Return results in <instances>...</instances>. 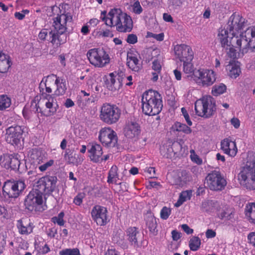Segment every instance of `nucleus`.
<instances>
[{
    "label": "nucleus",
    "instance_id": "nucleus-54",
    "mask_svg": "<svg viewBox=\"0 0 255 255\" xmlns=\"http://www.w3.org/2000/svg\"><path fill=\"white\" fill-rule=\"evenodd\" d=\"M181 112H182V115L184 116L188 125L189 126H191L192 125V122L190 120L189 115L185 108H181Z\"/></svg>",
    "mask_w": 255,
    "mask_h": 255
},
{
    "label": "nucleus",
    "instance_id": "nucleus-48",
    "mask_svg": "<svg viewBox=\"0 0 255 255\" xmlns=\"http://www.w3.org/2000/svg\"><path fill=\"white\" fill-rule=\"evenodd\" d=\"M131 6L132 7V12L135 14H139L143 11V9L140 4L139 1L138 0L135 1L132 4H131Z\"/></svg>",
    "mask_w": 255,
    "mask_h": 255
},
{
    "label": "nucleus",
    "instance_id": "nucleus-56",
    "mask_svg": "<svg viewBox=\"0 0 255 255\" xmlns=\"http://www.w3.org/2000/svg\"><path fill=\"white\" fill-rule=\"evenodd\" d=\"M249 243L255 248V232H251L248 235Z\"/></svg>",
    "mask_w": 255,
    "mask_h": 255
},
{
    "label": "nucleus",
    "instance_id": "nucleus-46",
    "mask_svg": "<svg viewBox=\"0 0 255 255\" xmlns=\"http://www.w3.org/2000/svg\"><path fill=\"white\" fill-rule=\"evenodd\" d=\"M151 67L152 69L154 71L161 72L162 66L160 57L158 56L157 57L153 58Z\"/></svg>",
    "mask_w": 255,
    "mask_h": 255
},
{
    "label": "nucleus",
    "instance_id": "nucleus-63",
    "mask_svg": "<svg viewBox=\"0 0 255 255\" xmlns=\"http://www.w3.org/2000/svg\"><path fill=\"white\" fill-rule=\"evenodd\" d=\"M163 18L166 22H173V18L170 14L164 13L163 15Z\"/></svg>",
    "mask_w": 255,
    "mask_h": 255
},
{
    "label": "nucleus",
    "instance_id": "nucleus-40",
    "mask_svg": "<svg viewBox=\"0 0 255 255\" xmlns=\"http://www.w3.org/2000/svg\"><path fill=\"white\" fill-rule=\"evenodd\" d=\"M11 104V99L6 95H0V111L9 108Z\"/></svg>",
    "mask_w": 255,
    "mask_h": 255
},
{
    "label": "nucleus",
    "instance_id": "nucleus-36",
    "mask_svg": "<svg viewBox=\"0 0 255 255\" xmlns=\"http://www.w3.org/2000/svg\"><path fill=\"white\" fill-rule=\"evenodd\" d=\"M245 215L250 222L255 225V202L249 203L246 205Z\"/></svg>",
    "mask_w": 255,
    "mask_h": 255
},
{
    "label": "nucleus",
    "instance_id": "nucleus-16",
    "mask_svg": "<svg viewBox=\"0 0 255 255\" xmlns=\"http://www.w3.org/2000/svg\"><path fill=\"white\" fill-rule=\"evenodd\" d=\"M5 131V138L7 143L15 145L20 143L23 133V128L21 126H10Z\"/></svg>",
    "mask_w": 255,
    "mask_h": 255
},
{
    "label": "nucleus",
    "instance_id": "nucleus-43",
    "mask_svg": "<svg viewBox=\"0 0 255 255\" xmlns=\"http://www.w3.org/2000/svg\"><path fill=\"white\" fill-rule=\"evenodd\" d=\"M183 70L186 74L194 75V67L193 63V61H183Z\"/></svg>",
    "mask_w": 255,
    "mask_h": 255
},
{
    "label": "nucleus",
    "instance_id": "nucleus-61",
    "mask_svg": "<svg viewBox=\"0 0 255 255\" xmlns=\"http://www.w3.org/2000/svg\"><path fill=\"white\" fill-rule=\"evenodd\" d=\"M40 253L42 254H46L50 251V248L47 244H45L44 246L40 249Z\"/></svg>",
    "mask_w": 255,
    "mask_h": 255
},
{
    "label": "nucleus",
    "instance_id": "nucleus-19",
    "mask_svg": "<svg viewBox=\"0 0 255 255\" xmlns=\"http://www.w3.org/2000/svg\"><path fill=\"white\" fill-rule=\"evenodd\" d=\"M43 203V195L36 188L31 190L24 200L25 208L29 211H33L37 205Z\"/></svg>",
    "mask_w": 255,
    "mask_h": 255
},
{
    "label": "nucleus",
    "instance_id": "nucleus-34",
    "mask_svg": "<svg viewBox=\"0 0 255 255\" xmlns=\"http://www.w3.org/2000/svg\"><path fill=\"white\" fill-rule=\"evenodd\" d=\"M179 147L181 149V145L179 143H173L172 144V146H170V145H167L164 144L160 146V152L161 154L167 158L168 157V156L171 154L172 152H174V154H176L178 151L174 150L173 148L175 147Z\"/></svg>",
    "mask_w": 255,
    "mask_h": 255
},
{
    "label": "nucleus",
    "instance_id": "nucleus-4",
    "mask_svg": "<svg viewBox=\"0 0 255 255\" xmlns=\"http://www.w3.org/2000/svg\"><path fill=\"white\" fill-rule=\"evenodd\" d=\"M141 103L142 112L146 115H157L163 108L161 95L152 90H149L142 94Z\"/></svg>",
    "mask_w": 255,
    "mask_h": 255
},
{
    "label": "nucleus",
    "instance_id": "nucleus-1",
    "mask_svg": "<svg viewBox=\"0 0 255 255\" xmlns=\"http://www.w3.org/2000/svg\"><path fill=\"white\" fill-rule=\"evenodd\" d=\"M229 31L227 28H220L217 38L223 47L229 49L228 54L231 57L236 56L237 50L243 55L255 52V26L249 27L239 36H232L230 40Z\"/></svg>",
    "mask_w": 255,
    "mask_h": 255
},
{
    "label": "nucleus",
    "instance_id": "nucleus-47",
    "mask_svg": "<svg viewBox=\"0 0 255 255\" xmlns=\"http://www.w3.org/2000/svg\"><path fill=\"white\" fill-rule=\"evenodd\" d=\"M64 213L61 212L59 213L57 216L53 217L51 218V221L54 224H57L60 226H63L65 224L64 220Z\"/></svg>",
    "mask_w": 255,
    "mask_h": 255
},
{
    "label": "nucleus",
    "instance_id": "nucleus-38",
    "mask_svg": "<svg viewBox=\"0 0 255 255\" xmlns=\"http://www.w3.org/2000/svg\"><path fill=\"white\" fill-rule=\"evenodd\" d=\"M119 176L118 168L116 165H114L109 171L107 182L109 184H118L117 181L119 179Z\"/></svg>",
    "mask_w": 255,
    "mask_h": 255
},
{
    "label": "nucleus",
    "instance_id": "nucleus-39",
    "mask_svg": "<svg viewBox=\"0 0 255 255\" xmlns=\"http://www.w3.org/2000/svg\"><path fill=\"white\" fill-rule=\"evenodd\" d=\"M192 196V190H186L182 191L179 195V198L177 202L175 204V206L178 207L180 206L183 203L187 200H190Z\"/></svg>",
    "mask_w": 255,
    "mask_h": 255
},
{
    "label": "nucleus",
    "instance_id": "nucleus-28",
    "mask_svg": "<svg viewBox=\"0 0 255 255\" xmlns=\"http://www.w3.org/2000/svg\"><path fill=\"white\" fill-rule=\"evenodd\" d=\"M54 79V85L56 86V89L54 91V95L56 96H62L65 94L67 90L66 80L62 77H58L56 75H53Z\"/></svg>",
    "mask_w": 255,
    "mask_h": 255
},
{
    "label": "nucleus",
    "instance_id": "nucleus-2",
    "mask_svg": "<svg viewBox=\"0 0 255 255\" xmlns=\"http://www.w3.org/2000/svg\"><path fill=\"white\" fill-rule=\"evenodd\" d=\"M52 10L58 11L55 16L52 18V27L53 29L49 32L50 42L57 47L66 43L67 41V34L68 23L71 22L73 17L71 14L66 11L60 10L58 6H53Z\"/></svg>",
    "mask_w": 255,
    "mask_h": 255
},
{
    "label": "nucleus",
    "instance_id": "nucleus-25",
    "mask_svg": "<svg viewBox=\"0 0 255 255\" xmlns=\"http://www.w3.org/2000/svg\"><path fill=\"white\" fill-rule=\"evenodd\" d=\"M221 149L224 153L231 157L235 156L238 151L236 142L228 139H224L221 141Z\"/></svg>",
    "mask_w": 255,
    "mask_h": 255
},
{
    "label": "nucleus",
    "instance_id": "nucleus-64",
    "mask_svg": "<svg viewBox=\"0 0 255 255\" xmlns=\"http://www.w3.org/2000/svg\"><path fill=\"white\" fill-rule=\"evenodd\" d=\"M105 255H120V254L115 249H108Z\"/></svg>",
    "mask_w": 255,
    "mask_h": 255
},
{
    "label": "nucleus",
    "instance_id": "nucleus-15",
    "mask_svg": "<svg viewBox=\"0 0 255 255\" xmlns=\"http://www.w3.org/2000/svg\"><path fill=\"white\" fill-rule=\"evenodd\" d=\"M91 215L93 220L98 226H105L109 222L107 209L104 206L99 205L94 206Z\"/></svg>",
    "mask_w": 255,
    "mask_h": 255
},
{
    "label": "nucleus",
    "instance_id": "nucleus-62",
    "mask_svg": "<svg viewBox=\"0 0 255 255\" xmlns=\"http://www.w3.org/2000/svg\"><path fill=\"white\" fill-rule=\"evenodd\" d=\"M110 79L109 83H110L111 86H114L116 83V76L113 73H111L109 74Z\"/></svg>",
    "mask_w": 255,
    "mask_h": 255
},
{
    "label": "nucleus",
    "instance_id": "nucleus-35",
    "mask_svg": "<svg viewBox=\"0 0 255 255\" xmlns=\"http://www.w3.org/2000/svg\"><path fill=\"white\" fill-rule=\"evenodd\" d=\"M146 225L150 233L155 236L157 233V221L153 215H148L146 218Z\"/></svg>",
    "mask_w": 255,
    "mask_h": 255
},
{
    "label": "nucleus",
    "instance_id": "nucleus-22",
    "mask_svg": "<svg viewBox=\"0 0 255 255\" xmlns=\"http://www.w3.org/2000/svg\"><path fill=\"white\" fill-rule=\"evenodd\" d=\"M126 64L130 70L134 72H140L143 68L142 61L140 56L132 52L128 53Z\"/></svg>",
    "mask_w": 255,
    "mask_h": 255
},
{
    "label": "nucleus",
    "instance_id": "nucleus-27",
    "mask_svg": "<svg viewBox=\"0 0 255 255\" xmlns=\"http://www.w3.org/2000/svg\"><path fill=\"white\" fill-rule=\"evenodd\" d=\"M39 109H40L38 103L32 101L29 107L25 106L23 108L22 110L23 117L26 120H31L34 118L35 116L38 117V113H39Z\"/></svg>",
    "mask_w": 255,
    "mask_h": 255
},
{
    "label": "nucleus",
    "instance_id": "nucleus-7",
    "mask_svg": "<svg viewBox=\"0 0 255 255\" xmlns=\"http://www.w3.org/2000/svg\"><path fill=\"white\" fill-rule=\"evenodd\" d=\"M121 115V111L116 105L105 103L101 108L99 117L103 122L111 125L117 123Z\"/></svg>",
    "mask_w": 255,
    "mask_h": 255
},
{
    "label": "nucleus",
    "instance_id": "nucleus-60",
    "mask_svg": "<svg viewBox=\"0 0 255 255\" xmlns=\"http://www.w3.org/2000/svg\"><path fill=\"white\" fill-rule=\"evenodd\" d=\"M172 234V238L174 241H177L178 240L180 237V233H179L176 230H173L171 232Z\"/></svg>",
    "mask_w": 255,
    "mask_h": 255
},
{
    "label": "nucleus",
    "instance_id": "nucleus-9",
    "mask_svg": "<svg viewBox=\"0 0 255 255\" xmlns=\"http://www.w3.org/2000/svg\"><path fill=\"white\" fill-rule=\"evenodd\" d=\"M57 181L56 176L46 174L36 182L35 188L42 195H50L55 190Z\"/></svg>",
    "mask_w": 255,
    "mask_h": 255
},
{
    "label": "nucleus",
    "instance_id": "nucleus-42",
    "mask_svg": "<svg viewBox=\"0 0 255 255\" xmlns=\"http://www.w3.org/2000/svg\"><path fill=\"white\" fill-rule=\"evenodd\" d=\"M201 245V240L198 237H192L189 243L190 249L192 251H196L199 250Z\"/></svg>",
    "mask_w": 255,
    "mask_h": 255
},
{
    "label": "nucleus",
    "instance_id": "nucleus-53",
    "mask_svg": "<svg viewBox=\"0 0 255 255\" xmlns=\"http://www.w3.org/2000/svg\"><path fill=\"white\" fill-rule=\"evenodd\" d=\"M29 12V11L27 9H23L20 12H16L14 13V16L16 18L19 20L23 19L25 14H28Z\"/></svg>",
    "mask_w": 255,
    "mask_h": 255
},
{
    "label": "nucleus",
    "instance_id": "nucleus-10",
    "mask_svg": "<svg viewBox=\"0 0 255 255\" xmlns=\"http://www.w3.org/2000/svg\"><path fill=\"white\" fill-rule=\"evenodd\" d=\"M193 79L198 86L208 87L216 82V74L212 70L200 68L194 73Z\"/></svg>",
    "mask_w": 255,
    "mask_h": 255
},
{
    "label": "nucleus",
    "instance_id": "nucleus-52",
    "mask_svg": "<svg viewBox=\"0 0 255 255\" xmlns=\"http://www.w3.org/2000/svg\"><path fill=\"white\" fill-rule=\"evenodd\" d=\"M190 152L194 153L193 155L192 154L191 155V159L192 161L198 165H201L203 162L202 159L200 158L198 155L195 154V151L194 150H191Z\"/></svg>",
    "mask_w": 255,
    "mask_h": 255
},
{
    "label": "nucleus",
    "instance_id": "nucleus-6",
    "mask_svg": "<svg viewBox=\"0 0 255 255\" xmlns=\"http://www.w3.org/2000/svg\"><path fill=\"white\" fill-rule=\"evenodd\" d=\"M195 110L197 115L204 118L212 116L216 110V102L211 96H205L195 103Z\"/></svg>",
    "mask_w": 255,
    "mask_h": 255
},
{
    "label": "nucleus",
    "instance_id": "nucleus-14",
    "mask_svg": "<svg viewBox=\"0 0 255 255\" xmlns=\"http://www.w3.org/2000/svg\"><path fill=\"white\" fill-rule=\"evenodd\" d=\"M245 23V19L239 14H233L228 21L227 29L229 30L232 36H239Z\"/></svg>",
    "mask_w": 255,
    "mask_h": 255
},
{
    "label": "nucleus",
    "instance_id": "nucleus-24",
    "mask_svg": "<svg viewBox=\"0 0 255 255\" xmlns=\"http://www.w3.org/2000/svg\"><path fill=\"white\" fill-rule=\"evenodd\" d=\"M124 132L125 135L128 138H137L140 133V126L136 122H128L124 128Z\"/></svg>",
    "mask_w": 255,
    "mask_h": 255
},
{
    "label": "nucleus",
    "instance_id": "nucleus-57",
    "mask_svg": "<svg viewBox=\"0 0 255 255\" xmlns=\"http://www.w3.org/2000/svg\"><path fill=\"white\" fill-rule=\"evenodd\" d=\"M231 123L235 128H238L240 126V121L236 118H232L231 120Z\"/></svg>",
    "mask_w": 255,
    "mask_h": 255
},
{
    "label": "nucleus",
    "instance_id": "nucleus-55",
    "mask_svg": "<svg viewBox=\"0 0 255 255\" xmlns=\"http://www.w3.org/2000/svg\"><path fill=\"white\" fill-rule=\"evenodd\" d=\"M48 29L44 28L42 29L38 34V38L41 40L44 41L46 39L47 34L49 33Z\"/></svg>",
    "mask_w": 255,
    "mask_h": 255
},
{
    "label": "nucleus",
    "instance_id": "nucleus-11",
    "mask_svg": "<svg viewBox=\"0 0 255 255\" xmlns=\"http://www.w3.org/2000/svg\"><path fill=\"white\" fill-rule=\"evenodd\" d=\"M25 188L23 181L20 180H8L2 187L3 194L9 198H16Z\"/></svg>",
    "mask_w": 255,
    "mask_h": 255
},
{
    "label": "nucleus",
    "instance_id": "nucleus-30",
    "mask_svg": "<svg viewBox=\"0 0 255 255\" xmlns=\"http://www.w3.org/2000/svg\"><path fill=\"white\" fill-rule=\"evenodd\" d=\"M29 160L34 164L43 163L46 158L41 150L37 148L32 149L29 152Z\"/></svg>",
    "mask_w": 255,
    "mask_h": 255
},
{
    "label": "nucleus",
    "instance_id": "nucleus-17",
    "mask_svg": "<svg viewBox=\"0 0 255 255\" xmlns=\"http://www.w3.org/2000/svg\"><path fill=\"white\" fill-rule=\"evenodd\" d=\"M174 54L181 62L193 61L194 56L192 47L185 44H177L174 47Z\"/></svg>",
    "mask_w": 255,
    "mask_h": 255
},
{
    "label": "nucleus",
    "instance_id": "nucleus-12",
    "mask_svg": "<svg viewBox=\"0 0 255 255\" xmlns=\"http://www.w3.org/2000/svg\"><path fill=\"white\" fill-rule=\"evenodd\" d=\"M206 180L208 187L213 191L222 190L227 185V181L221 173L216 170L209 173Z\"/></svg>",
    "mask_w": 255,
    "mask_h": 255
},
{
    "label": "nucleus",
    "instance_id": "nucleus-44",
    "mask_svg": "<svg viewBox=\"0 0 255 255\" xmlns=\"http://www.w3.org/2000/svg\"><path fill=\"white\" fill-rule=\"evenodd\" d=\"M44 161H45V160ZM54 164V160L53 159H50L46 162H44L43 163L38 164L36 165V167L40 172H44L49 168L53 166Z\"/></svg>",
    "mask_w": 255,
    "mask_h": 255
},
{
    "label": "nucleus",
    "instance_id": "nucleus-31",
    "mask_svg": "<svg viewBox=\"0 0 255 255\" xmlns=\"http://www.w3.org/2000/svg\"><path fill=\"white\" fill-rule=\"evenodd\" d=\"M127 239L131 245H137V240L140 236L138 229L135 227L128 228L126 231Z\"/></svg>",
    "mask_w": 255,
    "mask_h": 255
},
{
    "label": "nucleus",
    "instance_id": "nucleus-32",
    "mask_svg": "<svg viewBox=\"0 0 255 255\" xmlns=\"http://www.w3.org/2000/svg\"><path fill=\"white\" fill-rule=\"evenodd\" d=\"M170 131L174 133L178 132L185 134H189L192 132V129L189 127L179 122H176L172 125L170 128Z\"/></svg>",
    "mask_w": 255,
    "mask_h": 255
},
{
    "label": "nucleus",
    "instance_id": "nucleus-58",
    "mask_svg": "<svg viewBox=\"0 0 255 255\" xmlns=\"http://www.w3.org/2000/svg\"><path fill=\"white\" fill-rule=\"evenodd\" d=\"M181 228L188 235L192 234L193 233V230L191 229L187 224L182 225Z\"/></svg>",
    "mask_w": 255,
    "mask_h": 255
},
{
    "label": "nucleus",
    "instance_id": "nucleus-13",
    "mask_svg": "<svg viewBox=\"0 0 255 255\" xmlns=\"http://www.w3.org/2000/svg\"><path fill=\"white\" fill-rule=\"evenodd\" d=\"M98 138L104 146L107 147H114L118 142L116 132L110 127L102 128L99 132Z\"/></svg>",
    "mask_w": 255,
    "mask_h": 255
},
{
    "label": "nucleus",
    "instance_id": "nucleus-3",
    "mask_svg": "<svg viewBox=\"0 0 255 255\" xmlns=\"http://www.w3.org/2000/svg\"><path fill=\"white\" fill-rule=\"evenodd\" d=\"M101 18L107 26H116L120 32H129L133 28L131 17L120 8L111 9L107 15L106 11H102Z\"/></svg>",
    "mask_w": 255,
    "mask_h": 255
},
{
    "label": "nucleus",
    "instance_id": "nucleus-41",
    "mask_svg": "<svg viewBox=\"0 0 255 255\" xmlns=\"http://www.w3.org/2000/svg\"><path fill=\"white\" fill-rule=\"evenodd\" d=\"M227 90L226 86L223 84L215 85L212 89V94L214 96H218L224 93Z\"/></svg>",
    "mask_w": 255,
    "mask_h": 255
},
{
    "label": "nucleus",
    "instance_id": "nucleus-59",
    "mask_svg": "<svg viewBox=\"0 0 255 255\" xmlns=\"http://www.w3.org/2000/svg\"><path fill=\"white\" fill-rule=\"evenodd\" d=\"M216 233L212 229H208L206 232V236L207 238H213L216 237Z\"/></svg>",
    "mask_w": 255,
    "mask_h": 255
},
{
    "label": "nucleus",
    "instance_id": "nucleus-5",
    "mask_svg": "<svg viewBox=\"0 0 255 255\" xmlns=\"http://www.w3.org/2000/svg\"><path fill=\"white\" fill-rule=\"evenodd\" d=\"M240 184L249 190L255 189V158L250 157L238 174Z\"/></svg>",
    "mask_w": 255,
    "mask_h": 255
},
{
    "label": "nucleus",
    "instance_id": "nucleus-23",
    "mask_svg": "<svg viewBox=\"0 0 255 255\" xmlns=\"http://www.w3.org/2000/svg\"><path fill=\"white\" fill-rule=\"evenodd\" d=\"M43 80L39 85L40 93L44 99L53 98L49 94L52 92V87L54 86V78L52 76H47L45 82L42 83Z\"/></svg>",
    "mask_w": 255,
    "mask_h": 255
},
{
    "label": "nucleus",
    "instance_id": "nucleus-18",
    "mask_svg": "<svg viewBox=\"0 0 255 255\" xmlns=\"http://www.w3.org/2000/svg\"><path fill=\"white\" fill-rule=\"evenodd\" d=\"M18 154H3L0 156V165L6 169L18 170L20 165Z\"/></svg>",
    "mask_w": 255,
    "mask_h": 255
},
{
    "label": "nucleus",
    "instance_id": "nucleus-8",
    "mask_svg": "<svg viewBox=\"0 0 255 255\" xmlns=\"http://www.w3.org/2000/svg\"><path fill=\"white\" fill-rule=\"evenodd\" d=\"M87 57L91 64L95 67L103 68L110 62L108 53L103 48H92L87 53Z\"/></svg>",
    "mask_w": 255,
    "mask_h": 255
},
{
    "label": "nucleus",
    "instance_id": "nucleus-37",
    "mask_svg": "<svg viewBox=\"0 0 255 255\" xmlns=\"http://www.w3.org/2000/svg\"><path fill=\"white\" fill-rule=\"evenodd\" d=\"M229 75L232 78H237L241 74L240 63L238 62H230L228 65Z\"/></svg>",
    "mask_w": 255,
    "mask_h": 255
},
{
    "label": "nucleus",
    "instance_id": "nucleus-50",
    "mask_svg": "<svg viewBox=\"0 0 255 255\" xmlns=\"http://www.w3.org/2000/svg\"><path fill=\"white\" fill-rule=\"evenodd\" d=\"M84 197L85 194L84 193H79L74 197L73 200V203L77 206H80L83 203V200L84 198Z\"/></svg>",
    "mask_w": 255,
    "mask_h": 255
},
{
    "label": "nucleus",
    "instance_id": "nucleus-20",
    "mask_svg": "<svg viewBox=\"0 0 255 255\" xmlns=\"http://www.w3.org/2000/svg\"><path fill=\"white\" fill-rule=\"evenodd\" d=\"M216 217L225 222H234L235 220V210L227 205H219L216 207Z\"/></svg>",
    "mask_w": 255,
    "mask_h": 255
},
{
    "label": "nucleus",
    "instance_id": "nucleus-26",
    "mask_svg": "<svg viewBox=\"0 0 255 255\" xmlns=\"http://www.w3.org/2000/svg\"><path fill=\"white\" fill-rule=\"evenodd\" d=\"M16 227L18 233L22 235H28L31 234L34 228L33 224L30 222V220L27 221L23 219L17 221Z\"/></svg>",
    "mask_w": 255,
    "mask_h": 255
},
{
    "label": "nucleus",
    "instance_id": "nucleus-45",
    "mask_svg": "<svg viewBox=\"0 0 255 255\" xmlns=\"http://www.w3.org/2000/svg\"><path fill=\"white\" fill-rule=\"evenodd\" d=\"M59 255H81L78 248L65 249L59 251Z\"/></svg>",
    "mask_w": 255,
    "mask_h": 255
},
{
    "label": "nucleus",
    "instance_id": "nucleus-51",
    "mask_svg": "<svg viewBox=\"0 0 255 255\" xmlns=\"http://www.w3.org/2000/svg\"><path fill=\"white\" fill-rule=\"evenodd\" d=\"M126 41L128 44H134L137 42V37L135 34H129L127 37Z\"/></svg>",
    "mask_w": 255,
    "mask_h": 255
},
{
    "label": "nucleus",
    "instance_id": "nucleus-49",
    "mask_svg": "<svg viewBox=\"0 0 255 255\" xmlns=\"http://www.w3.org/2000/svg\"><path fill=\"white\" fill-rule=\"evenodd\" d=\"M171 210L166 206L163 207L160 211V218L163 220H166L171 214Z\"/></svg>",
    "mask_w": 255,
    "mask_h": 255
},
{
    "label": "nucleus",
    "instance_id": "nucleus-33",
    "mask_svg": "<svg viewBox=\"0 0 255 255\" xmlns=\"http://www.w3.org/2000/svg\"><path fill=\"white\" fill-rule=\"evenodd\" d=\"M10 57L0 52V73L6 72L11 65Z\"/></svg>",
    "mask_w": 255,
    "mask_h": 255
},
{
    "label": "nucleus",
    "instance_id": "nucleus-21",
    "mask_svg": "<svg viewBox=\"0 0 255 255\" xmlns=\"http://www.w3.org/2000/svg\"><path fill=\"white\" fill-rule=\"evenodd\" d=\"M88 157L94 163L102 162L103 148L101 145L96 142L89 143L88 145Z\"/></svg>",
    "mask_w": 255,
    "mask_h": 255
},
{
    "label": "nucleus",
    "instance_id": "nucleus-29",
    "mask_svg": "<svg viewBox=\"0 0 255 255\" xmlns=\"http://www.w3.org/2000/svg\"><path fill=\"white\" fill-rule=\"evenodd\" d=\"M45 99L47 100L45 103V108L44 109H40L39 113L42 115L46 117L53 115L57 111L56 107L57 105L56 104V106H55L53 104V97Z\"/></svg>",
    "mask_w": 255,
    "mask_h": 255
}]
</instances>
